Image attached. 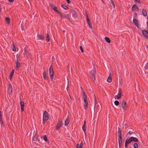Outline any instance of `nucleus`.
<instances>
[{
	"label": "nucleus",
	"instance_id": "obj_1",
	"mask_svg": "<svg viewBox=\"0 0 148 148\" xmlns=\"http://www.w3.org/2000/svg\"><path fill=\"white\" fill-rule=\"evenodd\" d=\"M84 92V95L83 96L82 98L84 99V106L85 109H86L88 107V102L86 96Z\"/></svg>",
	"mask_w": 148,
	"mask_h": 148
},
{
	"label": "nucleus",
	"instance_id": "obj_2",
	"mask_svg": "<svg viewBox=\"0 0 148 148\" xmlns=\"http://www.w3.org/2000/svg\"><path fill=\"white\" fill-rule=\"evenodd\" d=\"M49 73L50 77L51 78V81H52L54 76V71L53 69V68L51 66L49 69Z\"/></svg>",
	"mask_w": 148,
	"mask_h": 148
},
{
	"label": "nucleus",
	"instance_id": "obj_3",
	"mask_svg": "<svg viewBox=\"0 0 148 148\" xmlns=\"http://www.w3.org/2000/svg\"><path fill=\"white\" fill-rule=\"evenodd\" d=\"M48 113L45 111L43 113V121L44 123L48 119Z\"/></svg>",
	"mask_w": 148,
	"mask_h": 148
},
{
	"label": "nucleus",
	"instance_id": "obj_4",
	"mask_svg": "<svg viewBox=\"0 0 148 148\" xmlns=\"http://www.w3.org/2000/svg\"><path fill=\"white\" fill-rule=\"evenodd\" d=\"M122 92L121 90H119V93L118 94L115 96V99H118L120 98L121 96Z\"/></svg>",
	"mask_w": 148,
	"mask_h": 148
},
{
	"label": "nucleus",
	"instance_id": "obj_5",
	"mask_svg": "<svg viewBox=\"0 0 148 148\" xmlns=\"http://www.w3.org/2000/svg\"><path fill=\"white\" fill-rule=\"evenodd\" d=\"M62 125V120H60L59 122L58 123L57 125L56 126V129L58 130L59 128Z\"/></svg>",
	"mask_w": 148,
	"mask_h": 148
},
{
	"label": "nucleus",
	"instance_id": "obj_6",
	"mask_svg": "<svg viewBox=\"0 0 148 148\" xmlns=\"http://www.w3.org/2000/svg\"><path fill=\"white\" fill-rule=\"evenodd\" d=\"M142 33L143 35L146 38L148 37V30L147 31L145 30H144L143 31Z\"/></svg>",
	"mask_w": 148,
	"mask_h": 148
},
{
	"label": "nucleus",
	"instance_id": "obj_7",
	"mask_svg": "<svg viewBox=\"0 0 148 148\" xmlns=\"http://www.w3.org/2000/svg\"><path fill=\"white\" fill-rule=\"evenodd\" d=\"M50 7L51 8L53 9V10H54L55 12L58 13L59 12L58 11V10L57 9V8L56 7L54 6L53 4H51L50 5Z\"/></svg>",
	"mask_w": 148,
	"mask_h": 148
},
{
	"label": "nucleus",
	"instance_id": "obj_8",
	"mask_svg": "<svg viewBox=\"0 0 148 148\" xmlns=\"http://www.w3.org/2000/svg\"><path fill=\"white\" fill-rule=\"evenodd\" d=\"M58 13L59 14L60 16L62 18L64 17L67 18L68 17V15L67 14H62L59 12Z\"/></svg>",
	"mask_w": 148,
	"mask_h": 148
},
{
	"label": "nucleus",
	"instance_id": "obj_9",
	"mask_svg": "<svg viewBox=\"0 0 148 148\" xmlns=\"http://www.w3.org/2000/svg\"><path fill=\"white\" fill-rule=\"evenodd\" d=\"M138 10L137 6L136 5H134L132 7V10L133 11H137Z\"/></svg>",
	"mask_w": 148,
	"mask_h": 148
},
{
	"label": "nucleus",
	"instance_id": "obj_10",
	"mask_svg": "<svg viewBox=\"0 0 148 148\" xmlns=\"http://www.w3.org/2000/svg\"><path fill=\"white\" fill-rule=\"evenodd\" d=\"M122 108L123 109H125L126 108V102L123 101L122 102Z\"/></svg>",
	"mask_w": 148,
	"mask_h": 148
},
{
	"label": "nucleus",
	"instance_id": "obj_11",
	"mask_svg": "<svg viewBox=\"0 0 148 148\" xmlns=\"http://www.w3.org/2000/svg\"><path fill=\"white\" fill-rule=\"evenodd\" d=\"M69 117H68L65 121L64 125H67L69 123Z\"/></svg>",
	"mask_w": 148,
	"mask_h": 148
},
{
	"label": "nucleus",
	"instance_id": "obj_12",
	"mask_svg": "<svg viewBox=\"0 0 148 148\" xmlns=\"http://www.w3.org/2000/svg\"><path fill=\"white\" fill-rule=\"evenodd\" d=\"M107 81L108 82H111L112 81V79L111 78V76L110 73V75L107 79Z\"/></svg>",
	"mask_w": 148,
	"mask_h": 148
},
{
	"label": "nucleus",
	"instance_id": "obj_13",
	"mask_svg": "<svg viewBox=\"0 0 148 148\" xmlns=\"http://www.w3.org/2000/svg\"><path fill=\"white\" fill-rule=\"evenodd\" d=\"M119 145L120 146L121 145L122 139V137H118Z\"/></svg>",
	"mask_w": 148,
	"mask_h": 148
},
{
	"label": "nucleus",
	"instance_id": "obj_14",
	"mask_svg": "<svg viewBox=\"0 0 148 148\" xmlns=\"http://www.w3.org/2000/svg\"><path fill=\"white\" fill-rule=\"evenodd\" d=\"M38 135L36 134L35 136L33 138V140L34 141H37L38 138Z\"/></svg>",
	"mask_w": 148,
	"mask_h": 148
},
{
	"label": "nucleus",
	"instance_id": "obj_15",
	"mask_svg": "<svg viewBox=\"0 0 148 148\" xmlns=\"http://www.w3.org/2000/svg\"><path fill=\"white\" fill-rule=\"evenodd\" d=\"M83 143L82 142L79 145L78 144L77 145V148H82V146Z\"/></svg>",
	"mask_w": 148,
	"mask_h": 148
},
{
	"label": "nucleus",
	"instance_id": "obj_16",
	"mask_svg": "<svg viewBox=\"0 0 148 148\" xmlns=\"http://www.w3.org/2000/svg\"><path fill=\"white\" fill-rule=\"evenodd\" d=\"M86 18H87V21L88 24V25L89 27L90 28H91L92 26H91V24L90 23V20L89 18H88L87 16Z\"/></svg>",
	"mask_w": 148,
	"mask_h": 148
},
{
	"label": "nucleus",
	"instance_id": "obj_17",
	"mask_svg": "<svg viewBox=\"0 0 148 148\" xmlns=\"http://www.w3.org/2000/svg\"><path fill=\"white\" fill-rule=\"evenodd\" d=\"M38 37L40 39L43 40L44 39V36L41 34H38Z\"/></svg>",
	"mask_w": 148,
	"mask_h": 148
},
{
	"label": "nucleus",
	"instance_id": "obj_18",
	"mask_svg": "<svg viewBox=\"0 0 148 148\" xmlns=\"http://www.w3.org/2000/svg\"><path fill=\"white\" fill-rule=\"evenodd\" d=\"M110 3L111 5L112 6H113V8H114L115 7V5L114 3L112 0H110Z\"/></svg>",
	"mask_w": 148,
	"mask_h": 148
},
{
	"label": "nucleus",
	"instance_id": "obj_19",
	"mask_svg": "<svg viewBox=\"0 0 148 148\" xmlns=\"http://www.w3.org/2000/svg\"><path fill=\"white\" fill-rule=\"evenodd\" d=\"M5 20L7 24H10V19L8 17H6L5 18Z\"/></svg>",
	"mask_w": 148,
	"mask_h": 148
},
{
	"label": "nucleus",
	"instance_id": "obj_20",
	"mask_svg": "<svg viewBox=\"0 0 148 148\" xmlns=\"http://www.w3.org/2000/svg\"><path fill=\"white\" fill-rule=\"evenodd\" d=\"M121 131L120 128H119L118 129V137H122L121 136Z\"/></svg>",
	"mask_w": 148,
	"mask_h": 148
},
{
	"label": "nucleus",
	"instance_id": "obj_21",
	"mask_svg": "<svg viewBox=\"0 0 148 148\" xmlns=\"http://www.w3.org/2000/svg\"><path fill=\"white\" fill-rule=\"evenodd\" d=\"M86 121H85L84 122V125H83L82 127V129L84 130V132H85L86 130Z\"/></svg>",
	"mask_w": 148,
	"mask_h": 148
},
{
	"label": "nucleus",
	"instance_id": "obj_22",
	"mask_svg": "<svg viewBox=\"0 0 148 148\" xmlns=\"http://www.w3.org/2000/svg\"><path fill=\"white\" fill-rule=\"evenodd\" d=\"M131 138L132 139L131 140H132V141H134V142H137L138 141L137 139L136 138L131 137Z\"/></svg>",
	"mask_w": 148,
	"mask_h": 148
},
{
	"label": "nucleus",
	"instance_id": "obj_23",
	"mask_svg": "<svg viewBox=\"0 0 148 148\" xmlns=\"http://www.w3.org/2000/svg\"><path fill=\"white\" fill-rule=\"evenodd\" d=\"M133 23H134V24L136 25V26H137V25H138V23L137 20L135 19H134L133 20Z\"/></svg>",
	"mask_w": 148,
	"mask_h": 148
},
{
	"label": "nucleus",
	"instance_id": "obj_24",
	"mask_svg": "<svg viewBox=\"0 0 148 148\" xmlns=\"http://www.w3.org/2000/svg\"><path fill=\"white\" fill-rule=\"evenodd\" d=\"M142 13L143 15L145 16H146L147 15V13L146 10H143L142 11Z\"/></svg>",
	"mask_w": 148,
	"mask_h": 148
},
{
	"label": "nucleus",
	"instance_id": "obj_25",
	"mask_svg": "<svg viewBox=\"0 0 148 148\" xmlns=\"http://www.w3.org/2000/svg\"><path fill=\"white\" fill-rule=\"evenodd\" d=\"M132 139L131 138H130V139L128 140H127L125 141V142L127 144H129L131 142H132V140H131Z\"/></svg>",
	"mask_w": 148,
	"mask_h": 148
},
{
	"label": "nucleus",
	"instance_id": "obj_26",
	"mask_svg": "<svg viewBox=\"0 0 148 148\" xmlns=\"http://www.w3.org/2000/svg\"><path fill=\"white\" fill-rule=\"evenodd\" d=\"M91 75V79L93 81H95V75L93 74H92Z\"/></svg>",
	"mask_w": 148,
	"mask_h": 148
},
{
	"label": "nucleus",
	"instance_id": "obj_27",
	"mask_svg": "<svg viewBox=\"0 0 148 148\" xmlns=\"http://www.w3.org/2000/svg\"><path fill=\"white\" fill-rule=\"evenodd\" d=\"M105 40L108 43H110V39L109 38L107 37H105Z\"/></svg>",
	"mask_w": 148,
	"mask_h": 148
},
{
	"label": "nucleus",
	"instance_id": "obj_28",
	"mask_svg": "<svg viewBox=\"0 0 148 148\" xmlns=\"http://www.w3.org/2000/svg\"><path fill=\"white\" fill-rule=\"evenodd\" d=\"M46 38V39L47 40V41L48 42H49L50 40V39H49V35L48 34H47Z\"/></svg>",
	"mask_w": 148,
	"mask_h": 148
},
{
	"label": "nucleus",
	"instance_id": "obj_29",
	"mask_svg": "<svg viewBox=\"0 0 148 148\" xmlns=\"http://www.w3.org/2000/svg\"><path fill=\"white\" fill-rule=\"evenodd\" d=\"M9 91H10L11 92H12V86L11 84H9Z\"/></svg>",
	"mask_w": 148,
	"mask_h": 148
},
{
	"label": "nucleus",
	"instance_id": "obj_30",
	"mask_svg": "<svg viewBox=\"0 0 148 148\" xmlns=\"http://www.w3.org/2000/svg\"><path fill=\"white\" fill-rule=\"evenodd\" d=\"M43 77L45 79H46V72L45 71H44L43 72Z\"/></svg>",
	"mask_w": 148,
	"mask_h": 148
},
{
	"label": "nucleus",
	"instance_id": "obj_31",
	"mask_svg": "<svg viewBox=\"0 0 148 148\" xmlns=\"http://www.w3.org/2000/svg\"><path fill=\"white\" fill-rule=\"evenodd\" d=\"M96 73V71L95 69H93L92 70H91L90 72V73L91 74H93L94 75Z\"/></svg>",
	"mask_w": 148,
	"mask_h": 148
},
{
	"label": "nucleus",
	"instance_id": "obj_32",
	"mask_svg": "<svg viewBox=\"0 0 148 148\" xmlns=\"http://www.w3.org/2000/svg\"><path fill=\"white\" fill-rule=\"evenodd\" d=\"M16 68L18 69L20 66V64L18 62H16Z\"/></svg>",
	"mask_w": 148,
	"mask_h": 148
},
{
	"label": "nucleus",
	"instance_id": "obj_33",
	"mask_svg": "<svg viewBox=\"0 0 148 148\" xmlns=\"http://www.w3.org/2000/svg\"><path fill=\"white\" fill-rule=\"evenodd\" d=\"M20 103L21 107H24V103L23 101H21Z\"/></svg>",
	"mask_w": 148,
	"mask_h": 148
},
{
	"label": "nucleus",
	"instance_id": "obj_34",
	"mask_svg": "<svg viewBox=\"0 0 148 148\" xmlns=\"http://www.w3.org/2000/svg\"><path fill=\"white\" fill-rule=\"evenodd\" d=\"M14 70H13L12 71V72L11 73V74H10V79H11V77L13 76V74H14Z\"/></svg>",
	"mask_w": 148,
	"mask_h": 148
},
{
	"label": "nucleus",
	"instance_id": "obj_35",
	"mask_svg": "<svg viewBox=\"0 0 148 148\" xmlns=\"http://www.w3.org/2000/svg\"><path fill=\"white\" fill-rule=\"evenodd\" d=\"M43 139L44 140L46 141V142H47V141H48V140H47V137H46V135H45L44 137H43Z\"/></svg>",
	"mask_w": 148,
	"mask_h": 148
},
{
	"label": "nucleus",
	"instance_id": "obj_36",
	"mask_svg": "<svg viewBox=\"0 0 148 148\" xmlns=\"http://www.w3.org/2000/svg\"><path fill=\"white\" fill-rule=\"evenodd\" d=\"M138 147V145L137 144L135 143L134 144V148H137Z\"/></svg>",
	"mask_w": 148,
	"mask_h": 148
},
{
	"label": "nucleus",
	"instance_id": "obj_37",
	"mask_svg": "<svg viewBox=\"0 0 148 148\" xmlns=\"http://www.w3.org/2000/svg\"><path fill=\"white\" fill-rule=\"evenodd\" d=\"M114 103L115 104L116 106H118L119 104V102L118 101H117V100L115 101L114 102Z\"/></svg>",
	"mask_w": 148,
	"mask_h": 148
},
{
	"label": "nucleus",
	"instance_id": "obj_38",
	"mask_svg": "<svg viewBox=\"0 0 148 148\" xmlns=\"http://www.w3.org/2000/svg\"><path fill=\"white\" fill-rule=\"evenodd\" d=\"M62 6L64 9H67L68 8V7L64 5H62Z\"/></svg>",
	"mask_w": 148,
	"mask_h": 148
},
{
	"label": "nucleus",
	"instance_id": "obj_39",
	"mask_svg": "<svg viewBox=\"0 0 148 148\" xmlns=\"http://www.w3.org/2000/svg\"><path fill=\"white\" fill-rule=\"evenodd\" d=\"M79 49L80 50H81V51L83 53L84 52L83 49L82 48V47L81 46H79Z\"/></svg>",
	"mask_w": 148,
	"mask_h": 148
},
{
	"label": "nucleus",
	"instance_id": "obj_40",
	"mask_svg": "<svg viewBox=\"0 0 148 148\" xmlns=\"http://www.w3.org/2000/svg\"><path fill=\"white\" fill-rule=\"evenodd\" d=\"M13 47L12 48V50L14 51H16V49L15 48V46L14 45V44H13Z\"/></svg>",
	"mask_w": 148,
	"mask_h": 148
},
{
	"label": "nucleus",
	"instance_id": "obj_41",
	"mask_svg": "<svg viewBox=\"0 0 148 148\" xmlns=\"http://www.w3.org/2000/svg\"><path fill=\"white\" fill-rule=\"evenodd\" d=\"M145 69H147L148 68V64H146V66L145 67Z\"/></svg>",
	"mask_w": 148,
	"mask_h": 148
},
{
	"label": "nucleus",
	"instance_id": "obj_42",
	"mask_svg": "<svg viewBox=\"0 0 148 148\" xmlns=\"http://www.w3.org/2000/svg\"><path fill=\"white\" fill-rule=\"evenodd\" d=\"M74 18H75L77 17V14L76 13H74L73 14Z\"/></svg>",
	"mask_w": 148,
	"mask_h": 148
},
{
	"label": "nucleus",
	"instance_id": "obj_43",
	"mask_svg": "<svg viewBox=\"0 0 148 148\" xmlns=\"http://www.w3.org/2000/svg\"><path fill=\"white\" fill-rule=\"evenodd\" d=\"M131 134V132H129L127 133V136H129V135H130Z\"/></svg>",
	"mask_w": 148,
	"mask_h": 148
},
{
	"label": "nucleus",
	"instance_id": "obj_44",
	"mask_svg": "<svg viewBox=\"0 0 148 148\" xmlns=\"http://www.w3.org/2000/svg\"><path fill=\"white\" fill-rule=\"evenodd\" d=\"M134 0L135 1H136V2H137L138 3H140V1L139 0Z\"/></svg>",
	"mask_w": 148,
	"mask_h": 148
},
{
	"label": "nucleus",
	"instance_id": "obj_45",
	"mask_svg": "<svg viewBox=\"0 0 148 148\" xmlns=\"http://www.w3.org/2000/svg\"><path fill=\"white\" fill-rule=\"evenodd\" d=\"M128 144H127L126 143H125V147H127L128 145H128Z\"/></svg>",
	"mask_w": 148,
	"mask_h": 148
},
{
	"label": "nucleus",
	"instance_id": "obj_46",
	"mask_svg": "<svg viewBox=\"0 0 148 148\" xmlns=\"http://www.w3.org/2000/svg\"><path fill=\"white\" fill-rule=\"evenodd\" d=\"M14 1V0H8L11 3L12 2Z\"/></svg>",
	"mask_w": 148,
	"mask_h": 148
},
{
	"label": "nucleus",
	"instance_id": "obj_47",
	"mask_svg": "<svg viewBox=\"0 0 148 148\" xmlns=\"http://www.w3.org/2000/svg\"><path fill=\"white\" fill-rule=\"evenodd\" d=\"M21 110L22 111H23L24 110V107H21Z\"/></svg>",
	"mask_w": 148,
	"mask_h": 148
},
{
	"label": "nucleus",
	"instance_id": "obj_48",
	"mask_svg": "<svg viewBox=\"0 0 148 148\" xmlns=\"http://www.w3.org/2000/svg\"><path fill=\"white\" fill-rule=\"evenodd\" d=\"M66 1L68 3H70V1L69 0H66Z\"/></svg>",
	"mask_w": 148,
	"mask_h": 148
},
{
	"label": "nucleus",
	"instance_id": "obj_49",
	"mask_svg": "<svg viewBox=\"0 0 148 148\" xmlns=\"http://www.w3.org/2000/svg\"><path fill=\"white\" fill-rule=\"evenodd\" d=\"M1 116V111H0V116Z\"/></svg>",
	"mask_w": 148,
	"mask_h": 148
},
{
	"label": "nucleus",
	"instance_id": "obj_50",
	"mask_svg": "<svg viewBox=\"0 0 148 148\" xmlns=\"http://www.w3.org/2000/svg\"><path fill=\"white\" fill-rule=\"evenodd\" d=\"M2 119V117H1V116H0V120H1Z\"/></svg>",
	"mask_w": 148,
	"mask_h": 148
},
{
	"label": "nucleus",
	"instance_id": "obj_51",
	"mask_svg": "<svg viewBox=\"0 0 148 148\" xmlns=\"http://www.w3.org/2000/svg\"><path fill=\"white\" fill-rule=\"evenodd\" d=\"M147 26H148V21L147 22Z\"/></svg>",
	"mask_w": 148,
	"mask_h": 148
},
{
	"label": "nucleus",
	"instance_id": "obj_52",
	"mask_svg": "<svg viewBox=\"0 0 148 148\" xmlns=\"http://www.w3.org/2000/svg\"><path fill=\"white\" fill-rule=\"evenodd\" d=\"M63 32H64H64H65V30H64L63 31Z\"/></svg>",
	"mask_w": 148,
	"mask_h": 148
},
{
	"label": "nucleus",
	"instance_id": "obj_53",
	"mask_svg": "<svg viewBox=\"0 0 148 148\" xmlns=\"http://www.w3.org/2000/svg\"><path fill=\"white\" fill-rule=\"evenodd\" d=\"M147 49H148V44L147 46Z\"/></svg>",
	"mask_w": 148,
	"mask_h": 148
},
{
	"label": "nucleus",
	"instance_id": "obj_54",
	"mask_svg": "<svg viewBox=\"0 0 148 148\" xmlns=\"http://www.w3.org/2000/svg\"><path fill=\"white\" fill-rule=\"evenodd\" d=\"M21 27H22V24H21Z\"/></svg>",
	"mask_w": 148,
	"mask_h": 148
}]
</instances>
